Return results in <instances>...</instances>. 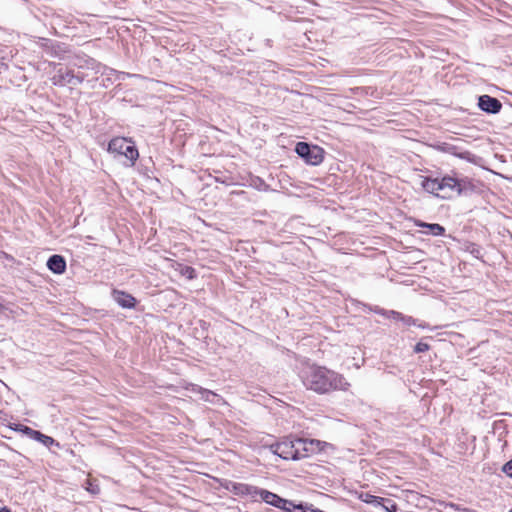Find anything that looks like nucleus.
I'll return each mask as SVG.
<instances>
[{
    "label": "nucleus",
    "instance_id": "25",
    "mask_svg": "<svg viewBox=\"0 0 512 512\" xmlns=\"http://www.w3.org/2000/svg\"><path fill=\"white\" fill-rule=\"evenodd\" d=\"M87 489L94 494L98 493L99 491L98 487H93L91 484L90 487H88Z\"/></svg>",
    "mask_w": 512,
    "mask_h": 512
},
{
    "label": "nucleus",
    "instance_id": "20",
    "mask_svg": "<svg viewBox=\"0 0 512 512\" xmlns=\"http://www.w3.org/2000/svg\"><path fill=\"white\" fill-rule=\"evenodd\" d=\"M443 512H468V509L454 503H443Z\"/></svg>",
    "mask_w": 512,
    "mask_h": 512
},
{
    "label": "nucleus",
    "instance_id": "22",
    "mask_svg": "<svg viewBox=\"0 0 512 512\" xmlns=\"http://www.w3.org/2000/svg\"><path fill=\"white\" fill-rule=\"evenodd\" d=\"M429 350V345L427 343H424V342H418L415 347H414V351L416 353H422V352H426Z\"/></svg>",
    "mask_w": 512,
    "mask_h": 512
},
{
    "label": "nucleus",
    "instance_id": "6",
    "mask_svg": "<svg viewBox=\"0 0 512 512\" xmlns=\"http://www.w3.org/2000/svg\"><path fill=\"white\" fill-rule=\"evenodd\" d=\"M478 106L481 110L488 113H498L502 107L501 102L489 95H482L479 97Z\"/></svg>",
    "mask_w": 512,
    "mask_h": 512
},
{
    "label": "nucleus",
    "instance_id": "26",
    "mask_svg": "<svg viewBox=\"0 0 512 512\" xmlns=\"http://www.w3.org/2000/svg\"><path fill=\"white\" fill-rule=\"evenodd\" d=\"M0 512H10V511L6 508H2V509H0Z\"/></svg>",
    "mask_w": 512,
    "mask_h": 512
},
{
    "label": "nucleus",
    "instance_id": "1",
    "mask_svg": "<svg viewBox=\"0 0 512 512\" xmlns=\"http://www.w3.org/2000/svg\"><path fill=\"white\" fill-rule=\"evenodd\" d=\"M303 384L317 393H327L331 390L347 391L350 383L343 375L325 367L311 366L302 374Z\"/></svg>",
    "mask_w": 512,
    "mask_h": 512
},
{
    "label": "nucleus",
    "instance_id": "2",
    "mask_svg": "<svg viewBox=\"0 0 512 512\" xmlns=\"http://www.w3.org/2000/svg\"><path fill=\"white\" fill-rule=\"evenodd\" d=\"M110 153L124 156L129 161V166H133L139 157L138 150L134 143L124 137L113 138L108 145Z\"/></svg>",
    "mask_w": 512,
    "mask_h": 512
},
{
    "label": "nucleus",
    "instance_id": "15",
    "mask_svg": "<svg viewBox=\"0 0 512 512\" xmlns=\"http://www.w3.org/2000/svg\"><path fill=\"white\" fill-rule=\"evenodd\" d=\"M278 508L286 511V512H300L302 509V503L301 504H294L290 500L283 499V503L278 506Z\"/></svg>",
    "mask_w": 512,
    "mask_h": 512
},
{
    "label": "nucleus",
    "instance_id": "23",
    "mask_svg": "<svg viewBox=\"0 0 512 512\" xmlns=\"http://www.w3.org/2000/svg\"><path fill=\"white\" fill-rule=\"evenodd\" d=\"M503 472L507 476L512 477V459L503 466Z\"/></svg>",
    "mask_w": 512,
    "mask_h": 512
},
{
    "label": "nucleus",
    "instance_id": "9",
    "mask_svg": "<svg viewBox=\"0 0 512 512\" xmlns=\"http://www.w3.org/2000/svg\"><path fill=\"white\" fill-rule=\"evenodd\" d=\"M47 267L55 274H62L66 270V261L61 255H52L47 261Z\"/></svg>",
    "mask_w": 512,
    "mask_h": 512
},
{
    "label": "nucleus",
    "instance_id": "3",
    "mask_svg": "<svg viewBox=\"0 0 512 512\" xmlns=\"http://www.w3.org/2000/svg\"><path fill=\"white\" fill-rule=\"evenodd\" d=\"M302 446V438L285 440L274 446V453L285 460H299L307 457V453L302 452Z\"/></svg>",
    "mask_w": 512,
    "mask_h": 512
},
{
    "label": "nucleus",
    "instance_id": "10",
    "mask_svg": "<svg viewBox=\"0 0 512 512\" xmlns=\"http://www.w3.org/2000/svg\"><path fill=\"white\" fill-rule=\"evenodd\" d=\"M114 300L123 308H133L136 304L135 298L123 291H113Z\"/></svg>",
    "mask_w": 512,
    "mask_h": 512
},
{
    "label": "nucleus",
    "instance_id": "5",
    "mask_svg": "<svg viewBox=\"0 0 512 512\" xmlns=\"http://www.w3.org/2000/svg\"><path fill=\"white\" fill-rule=\"evenodd\" d=\"M441 198L448 199L460 195L463 190L462 180L446 175L439 179Z\"/></svg>",
    "mask_w": 512,
    "mask_h": 512
},
{
    "label": "nucleus",
    "instance_id": "16",
    "mask_svg": "<svg viewBox=\"0 0 512 512\" xmlns=\"http://www.w3.org/2000/svg\"><path fill=\"white\" fill-rule=\"evenodd\" d=\"M390 313L394 319L402 321L407 326L416 325V320L411 316H405L396 311H391Z\"/></svg>",
    "mask_w": 512,
    "mask_h": 512
},
{
    "label": "nucleus",
    "instance_id": "18",
    "mask_svg": "<svg viewBox=\"0 0 512 512\" xmlns=\"http://www.w3.org/2000/svg\"><path fill=\"white\" fill-rule=\"evenodd\" d=\"M35 440L41 442L46 447H49V446H51L53 444H55L56 446H59V443H56L55 440L52 437L44 435V434H42L39 431L36 434Z\"/></svg>",
    "mask_w": 512,
    "mask_h": 512
},
{
    "label": "nucleus",
    "instance_id": "4",
    "mask_svg": "<svg viewBox=\"0 0 512 512\" xmlns=\"http://www.w3.org/2000/svg\"><path fill=\"white\" fill-rule=\"evenodd\" d=\"M296 153L303 158L307 164L319 165L324 159V150L317 145H309L305 142H299L295 148Z\"/></svg>",
    "mask_w": 512,
    "mask_h": 512
},
{
    "label": "nucleus",
    "instance_id": "27",
    "mask_svg": "<svg viewBox=\"0 0 512 512\" xmlns=\"http://www.w3.org/2000/svg\"><path fill=\"white\" fill-rule=\"evenodd\" d=\"M417 325H418V327H420V328H426V325H425V324H417Z\"/></svg>",
    "mask_w": 512,
    "mask_h": 512
},
{
    "label": "nucleus",
    "instance_id": "19",
    "mask_svg": "<svg viewBox=\"0 0 512 512\" xmlns=\"http://www.w3.org/2000/svg\"><path fill=\"white\" fill-rule=\"evenodd\" d=\"M16 431H21L25 435L29 436L32 439H35L36 434L38 433L37 430H33L32 428L28 426H24L22 424H15V427L13 428Z\"/></svg>",
    "mask_w": 512,
    "mask_h": 512
},
{
    "label": "nucleus",
    "instance_id": "8",
    "mask_svg": "<svg viewBox=\"0 0 512 512\" xmlns=\"http://www.w3.org/2000/svg\"><path fill=\"white\" fill-rule=\"evenodd\" d=\"M302 442V452L307 453V457L309 454L324 451L329 446L328 443L316 439H302Z\"/></svg>",
    "mask_w": 512,
    "mask_h": 512
},
{
    "label": "nucleus",
    "instance_id": "24",
    "mask_svg": "<svg viewBox=\"0 0 512 512\" xmlns=\"http://www.w3.org/2000/svg\"><path fill=\"white\" fill-rule=\"evenodd\" d=\"M211 397H216V394L211 392V391H208V390H203L202 391V398L206 401H211Z\"/></svg>",
    "mask_w": 512,
    "mask_h": 512
},
{
    "label": "nucleus",
    "instance_id": "13",
    "mask_svg": "<svg viewBox=\"0 0 512 512\" xmlns=\"http://www.w3.org/2000/svg\"><path fill=\"white\" fill-rule=\"evenodd\" d=\"M416 225L418 227L427 228L429 230V233L432 235H435V236H440L445 233V228L437 223L430 224V223L417 221Z\"/></svg>",
    "mask_w": 512,
    "mask_h": 512
},
{
    "label": "nucleus",
    "instance_id": "17",
    "mask_svg": "<svg viewBox=\"0 0 512 512\" xmlns=\"http://www.w3.org/2000/svg\"><path fill=\"white\" fill-rule=\"evenodd\" d=\"M378 506H381L387 512H396L398 509L397 504L388 498H382Z\"/></svg>",
    "mask_w": 512,
    "mask_h": 512
},
{
    "label": "nucleus",
    "instance_id": "11",
    "mask_svg": "<svg viewBox=\"0 0 512 512\" xmlns=\"http://www.w3.org/2000/svg\"><path fill=\"white\" fill-rule=\"evenodd\" d=\"M421 186L425 191L441 197L439 178L421 177Z\"/></svg>",
    "mask_w": 512,
    "mask_h": 512
},
{
    "label": "nucleus",
    "instance_id": "14",
    "mask_svg": "<svg viewBox=\"0 0 512 512\" xmlns=\"http://www.w3.org/2000/svg\"><path fill=\"white\" fill-rule=\"evenodd\" d=\"M358 498L365 503L378 506L380 504L382 497L374 496L368 492H361Z\"/></svg>",
    "mask_w": 512,
    "mask_h": 512
},
{
    "label": "nucleus",
    "instance_id": "7",
    "mask_svg": "<svg viewBox=\"0 0 512 512\" xmlns=\"http://www.w3.org/2000/svg\"><path fill=\"white\" fill-rule=\"evenodd\" d=\"M260 488L244 484V483H238L233 485V491L236 495L239 496H247L251 498L252 500H256L260 493Z\"/></svg>",
    "mask_w": 512,
    "mask_h": 512
},
{
    "label": "nucleus",
    "instance_id": "12",
    "mask_svg": "<svg viewBox=\"0 0 512 512\" xmlns=\"http://www.w3.org/2000/svg\"><path fill=\"white\" fill-rule=\"evenodd\" d=\"M259 497L267 504H270L277 508L278 506H280L281 503H283V498H281L275 493H272L264 489L260 490Z\"/></svg>",
    "mask_w": 512,
    "mask_h": 512
},
{
    "label": "nucleus",
    "instance_id": "28",
    "mask_svg": "<svg viewBox=\"0 0 512 512\" xmlns=\"http://www.w3.org/2000/svg\"><path fill=\"white\" fill-rule=\"evenodd\" d=\"M510 512H512V510Z\"/></svg>",
    "mask_w": 512,
    "mask_h": 512
},
{
    "label": "nucleus",
    "instance_id": "21",
    "mask_svg": "<svg viewBox=\"0 0 512 512\" xmlns=\"http://www.w3.org/2000/svg\"><path fill=\"white\" fill-rule=\"evenodd\" d=\"M181 274L189 279H193L195 277V270L190 266H184L181 269Z\"/></svg>",
    "mask_w": 512,
    "mask_h": 512
}]
</instances>
